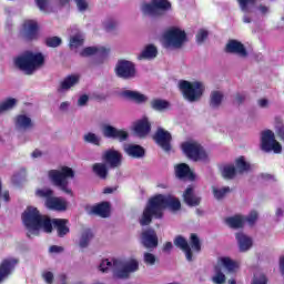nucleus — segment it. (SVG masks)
I'll list each match as a JSON object with an SVG mask.
<instances>
[{"label":"nucleus","instance_id":"20e7f679","mask_svg":"<svg viewBox=\"0 0 284 284\" xmlns=\"http://www.w3.org/2000/svg\"><path fill=\"white\" fill-rule=\"evenodd\" d=\"M14 65L26 74H34L39 68L45 65V57L41 52L24 51L14 59Z\"/></svg>","mask_w":284,"mask_h":284},{"label":"nucleus","instance_id":"2eb2a0df","mask_svg":"<svg viewBox=\"0 0 284 284\" xmlns=\"http://www.w3.org/2000/svg\"><path fill=\"white\" fill-rule=\"evenodd\" d=\"M102 132L105 139H113L120 143H123V141L130 138V133H128V131L123 129H116L110 124L104 125Z\"/></svg>","mask_w":284,"mask_h":284},{"label":"nucleus","instance_id":"473e14b6","mask_svg":"<svg viewBox=\"0 0 284 284\" xmlns=\"http://www.w3.org/2000/svg\"><path fill=\"white\" fill-rule=\"evenodd\" d=\"M150 106L155 112H165V110H170V101L163 99H153L150 102Z\"/></svg>","mask_w":284,"mask_h":284},{"label":"nucleus","instance_id":"412c9836","mask_svg":"<svg viewBox=\"0 0 284 284\" xmlns=\"http://www.w3.org/2000/svg\"><path fill=\"white\" fill-rule=\"evenodd\" d=\"M133 130L138 136L143 139L148 136L150 132H152V123H150L148 118H143L135 122Z\"/></svg>","mask_w":284,"mask_h":284},{"label":"nucleus","instance_id":"bf43d9fd","mask_svg":"<svg viewBox=\"0 0 284 284\" xmlns=\"http://www.w3.org/2000/svg\"><path fill=\"white\" fill-rule=\"evenodd\" d=\"M245 99H247V95H245L243 93H236L235 94V103L237 105H242V103H245Z\"/></svg>","mask_w":284,"mask_h":284},{"label":"nucleus","instance_id":"f704fd0d","mask_svg":"<svg viewBox=\"0 0 284 284\" xmlns=\"http://www.w3.org/2000/svg\"><path fill=\"white\" fill-rule=\"evenodd\" d=\"M94 239V233L92 232L91 229H84L82 231L81 237H80V243L79 246L82 248L88 247L90 245V241Z\"/></svg>","mask_w":284,"mask_h":284},{"label":"nucleus","instance_id":"4468645a","mask_svg":"<svg viewBox=\"0 0 284 284\" xmlns=\"http://www.w3.org/2000/svg\"><path fill=\"white\" fill-rule=\"evenodd\" d=\"M102 161L106 165H109V168L114 170L116 168H121V165L123 163V154H121V152H119L114 149H110L103 153Z\"/></svg>","mask_w":284,"mask_h":284},{"label":"nucleus","instance_id":"052dcab7","mask_svg":"<svg viewBox=\"0 0 284 284\" xmlns=\"http://www.w3.org/2000/svg\"><path fill=\"white\" fill-rule=\"evenodd\" d=\"M276 134L280 138V140L284 142V124L276 125Z\"/></svg>","mask_w":284,"mask_h":284},{"label":"nucleus","instance_id":"338daca9","mask_svg":"<svg viewBox=\"0 0 284 284\" xmlns=\"http://www.w3.org/2000/svg\"><path fill=\"white\" fill-rule=\"evenodd\" d=\"M267 103H268L267 99L258 100L260 108H267Z\"/></svg>","mask_w":284,"mask_h":284},{"label":"nucleus","instance_id":"b1692460","mask_svg":"<svg viewBox=\"0 0 284 284\" xmlns=\"http://www.w3.org/2000/svg\"><path fill=\"white\" fill-rule=\"evenodd\" d=\"M183 201L189 207H197L201 205V197L194 194V187L187 186L183 193Z\"/></svg>","mask_w":284,"mask_h":284},{"label":"nucleus","instance_id":"e433bc0d","mask_svg":"<svg viewBox=\"0 0 284 284\" xmlns=\"http://www.w3.org/2000/svg\"><path fill=\"white\" fill-rule=\"evenodd\" d=\"M92 170L99 179H108V166L104 163H95Z\"/></svg>","mask_w":284,"mask_h":284},{"label":"nucleus","instance_id":"f3484780","mask_svg":"<svg viewBox=\"0 0 284 284\" xmlns=\"http://www.w3.org/2000/svg\"><path fill=\"white\" fill-rule=\"evenodd\" d=\"M22 28L24 41H37L39 39V22L37 20H26Z\"/></svg>","mask_w":284,"mask_h":284},{"label":"nucleus","instance_id":"6ab92c4d","mask_svg":"<svg viewBox=\"0 0 284 284\" xmlns=\"http://www.w3.org/2000/svg\"><path fill=\"white\" fill-rule=\"evenodd\" d=\"M18 263L19 260L17 258H4L0 263V283H3V281L12 274V271L17 267Z\"/></svg>","mask_w":284,"mask_h":284},{"label":"nucleus","instance_id":"c756f323","mask_svg":"<svg viewBox=\"0 0 284 284\" xmlns=\"http://www.w3.org/2000/svg\"><path fill=\"white\" fill-rule=\"evenodd\" d=\"M53 225L60 239H63L65 234H70V227H68V220L65 219L53 220Z\"/></svg>","mask_w":284,"mask_h":284},{"label":"nucleus","instance_id":"4be33fe9","mask_svg":"<svg viewBox=\"0 0 284 284\" xmlns=\"http://www.w3.org/2000/svg\"><path fill=\"white\" fill-rule=\"evenodd\" d=\"M98 54L100 59H108V54H110V49H105V47H87L80 52V57H92Z\"/></svg>","mask_w":284,"mask_h":284},{"label":"nucleus","instance_id":"a878e982","mask_svg":"<svg viewBox=\"0 0 284 284\" xmlns=\"http://www.w3.org/2000/svg\"><path fill=\"white\" fill-rule=\"evenodd\" d=\"M92 214L101 216V219H108L110 216V202H101L91 209Z\"/></svg>","mask_w":284,"mask_h":284},{"label":"nucleus","instance_id":"f03ea898","mask_svg":"<svg viewBox=\"0 0 284 284\" xmlns=\"http://www.w3.org/2000/svg\"><path fill=\"white\" fill-rule=\"evenodd\" d=\"M22 223L29 231L27 236L30 239L32 234H38L39 230H43L47 234L52 233V220L45 215H41L39 209L28 206L22 213Z\"/></svg>","mask_w":284,"mask_h":284},{"label":"nucleus","instance_id":"6e6552de","mask_svg":"<svg viewBox=\"0 0 284 284\" xmlns=\"http://www.w3.org/2000/svg\"><path fill=\"white\" fill-rule=\"evenodd\" d=\"M170 10H172V2L170 0H151L142 4V12L150 17H163Z\"/></svg>","mask_w":284,"mask_h":284},{"label":"nucleus","instance_id":"a19ab883","mask_svg":"<svg viewBox=\"0 0 284 284\" xmlns=\"http://www.w3.org/2000/svg\"><path fill=\"white\" fill-rule=\"evenodd\" d=\"M257 1L258 0H237V3L242 12H250V8H253V6H256Z\"/></svg>","mask_w":284,"mask_h":284},{"label":"nucleus","instance_id":"cd10ccee","mask_svg":"<svg viewBox=\"0 0 284 284\" xmlns=\"http://www.w3.org/2000/svg\"><path fill=\"white\" fill-rule=\"evenodd\" d=\"M235 239L240 245V252H247L253 245L251 237L245 235L243 232L236 233Z\"/></svg>","mask_w":284,"mask_h":284},{"label":"nucleus","instance_id":"774afa93","mask_svg":"<svg viewBox=\"0 0 284 284\" xmlns=\"http://www.w3.org/2000/svg\"><path fill=\"white\" fill-rule=\"evenodd\" d=\"M42 153L39 149H36L33 152H32V158L33 159H39V156H41Z\"/></svg>","mask_w":284,"mask_h":284},{"label":"nucleus","instance_id":"c85d7f7f","mask_svg":"<svg viewBox=\"0 0 284 284\" xmlns=\"http://www.w3.org/2000/svg\"><path fill=\"white\" fill-rule=\"evenodd\" d=\"M122 97L129 99V101H134L135 103H145V101H148V97L143 93H139V91L125 90L122 92Z\"/></svg>","mask_w":284,"mask_h":284},{"label":"nucleus","instance_id":"393cba45","mask_svg":"<svg viewBox=\"0 0 284 284\" xmlns=\"http://www.w3.org/2000/svg\"><path fill=\"white\" fill-rule=\"evenodd\" d=\"M124 152L132 159H143L145 156V149L139 144H128Z\"/></svg>","mask_w":284,"mask_h":284},{"label":"nucleus","instance_id":"37998d69","mask_svg":"<svg viewBox=\"0 0 284 284\" xmlns=\"http://www.w3.org/2000/svg\"><path fill=\"white\" fill-rule=\"evenodd\" d=\"M84 43V40L81 36H73L70 38L69 47L71 50H77V48H81Z\"/></svg>","mask_w":284,"mask_h":284},{"label":"nucleus","instance_id":"a211bd4d","mask_svg":"<svg viewBox=\"0 0 284 284\" xmlns=\"http://www.w3.org/2000/svg\"><path fill=\"white\" fill-rule=\"evenodd\" d=\"M225 52L227 54H237V57H242L243 59H245L248 54L245 44L234 39L229 40V42L225 45Z\"/></svg>","mask_w":284,"mask_h":284},{"label":"nucleus","instance_id":"ea45409f","mask_svg":"<svg viewBox=\"0 0 284 284\" xmlns=\"http://www.w3.org/2000/svg\"><path fill=\"white\" fill-rule=\"evenodd\" d=\"M230 192H232L230 186H224L222 189L213 187V195L216 201H222V199H225L226 194H230Z\"/></svg>","mask_w":284,"mask_h":284},{"label":"nucleus","instance_id":"603ef678","mask_svg":"<svg viewBox=\"0 0 284 284\" xmlns=\"http://www.w3.org/2000/svg\"><path fill=\"white\" fill-rule=\"evenodd\" d=\"M144 263L146 265H154L156 263V256L152 253H144Z\"/></svg>","mask_w":284,"mask_h":284},{"label":"nucleus","instance_id":"0eeeda50","mask_svg":"<svg viewBox=\"0 0 284 284\" xmlns=\"http://www.w3.org/2000/svg\"><path fill=\"white\" fill-rule=\"evenodd\" d=\"M36 195L40 199H45L44 205L47 210H53L54 212H65L68 210V202L54 196L52 189H39L36 191Z\"/></svg>","mask_w":284,"mask_h":284},{"label":"nucleus","instance_id":"13d9d810","mask_svg":"<svg viewBox=\"0 0 284 284\" xmlns=\"http://www.w3.org/2000/svg\"><path fill=\"white\" fill-rule=\"evenodd\" d=\"M36 3L41 12H45L48 9V0H36Z\"/></svg>","mask_w":284,"mask_h":284},{"label":"nucleus","instance_id":"7ed1b4c3","mask_svg":"<svg viewBox=\"0 0 284 284\" xmlns=\"http://www.w3.org/2000/svg\"><path fill=\"white\" fill-rule=\"evenodd\" d=\"M100 272H113V278L125 280L130 278L131 272H136L139 270V262L136 260H131L125 263L121 260H113V263L110 260H103L99 265Z\"/></svg>","mask_w":284,"mask_h":284},{"label":"nucleus","instance_id":"4c0bfd02","mask_svg":"<svg viewBox=\"0 0 284 284\" xmlns=\"http://www.w3.org/2000/svg\"><path fill=\"white\" fill-rule=\"evenodd\" d=\"M221 103H223V94L221 93V91H213L210 98V106L220 108Z\"/></svg>","mask_w":284,"mask_h":284},{"label":"nucleus","instance_id":"1a4fd4ad","mask_svg":"<svg viewBox=\"0 0 284 284\" xmlns=\"http://www.w3.org/2000/svg\"><path fill=\"white\" fill-rule=\"evenodd\" d=\"M181 149L191 161H207V153L199 142H183Z\"/></svg>","mask_w":284,"mask_h":284},{"label":"nucleus","instance_id":"49530a36","mask_svg":"<svg viewBox=\"0 0 284 284\" xmlns=\"http://www.w3.org/2000/svg\"><path fill=\"white\" fill-rule=\"evenodd\" d=\"M17 105V99L9 98L4 102L0 103V113L6 112V110H12Z\"/></svg>","mask_w":284,"mask_h":284},{"label":"nucleus","instance_id":"aec40b11","mask_svg":"<svg viewBox=\"0 0 284 284\" xmlns=\"http://www.w3.org/2000/svg\"><path fill=\"white\" fill-rule=\"evenodd\" d=\"M175 247H179V250H182L185 254L186 261L189 263H192L194 261V253H192V247H190V243H187V240L183 237V235L175 236L173 241Z\"/></svg>","mask_w":284,"mask_h":284},{"label":"nucleus","instance_id":"f257e3e1","mask_svg":"<svg viewBox=\"0 0 284 284\" xmlns=\"http://www.w3.org/2000/svg\"><path fill=\"white\" fill-rule=\"evenodd\" d=\"M165 210L179 212L181 200L172 194H155L151 196L143 209L139 223L142 227L152 224V221H161L165 216Z\"/></svg>","mask_w":284,"mask_h":284},{"label":"nucleus","instance_id":"3c124183","mask_svg":"<svg viewBox=\"0 0 284 284\" xmlns=\"http://www.w3.org/2000/svg\"><path fill=\"white\" fill-rule=\"evenodd\" d=\"M74 2L80 12H85V10H88V8H90L88 0H74Z\"/></svg>","mask_w":284,"mask_h":284},{"label":"nucleus","instance_id":"bb28decb","mask_svg":"<svg viewBox=\"0 0 284 284\" xmlns=\"http://www.w3.org/2000/svg\"><path fill=\"white\" fill-rule=\"evenodd\" d=\"M16 128H18V130H32L34 123H32V119L28 115L20 114L16 118Z\"/></svg>","mask_w":284,"mask_h":284},{"label":"nucleus","instance_id":"ddd939ff","mask_svg":"<svg viewBox=\"0 0 284 284\" xmlns=\"http://www.w3.org/2000/svg\"><path fill=\"white\" fill-rule=\"evenodd\" d=\"M115 74L119 79H134L136 77V67L128 60H120L115 65Z\"/></svg>","mask_w":284,"mask_h":284},{"label":"nucleus","instance_id":"09e8293b","mask_svg":"<svg viewBox=\"0 0 284 284\" xmlns=\"http://www.w3.org/2000/svg\"><path fill=\"white\" fill-rule=\"evenodd\" d=\"M235 165L239 172H247L250 170V164L245 161V158L241 156L235 161Z\"/></svg>","mask_w":284,"mask_h":284},{"label":"nucleus","instance_id":"e2e57ef3","mask_svg":"<svg viewBox=\"0 0 284 284\" xmlns=\"http://www.w3.org/2000/svg\"><path fill=\"white\" fill-rule=\"evenodd\" d=\"M49 252H51L52 254H60V252H63V247L52 245V246H50Z\"/></svg>","mask_w":284,"mask_h":284},{"label":"nucleus","instance_id":"9b49d317","mask_svg":"<svg viewBox=\"0 0 284 284\" xmlns=\"http://www.w3.org/2000/svg\"><path fill=\"white\" fill-rule=\"evenodd\" d=\"M164 39L168 48H175V50H179L183 48V44L187 41V33L179 28H174L165 33Z\"/></svg>","mask_w":284,"mask_h":284},{"label":"nucleus","instance_id":"0e129e2a","mask_svg":"<svg viewBox=\"0 0 284 284\" xmlns=\"http://www.w3.org/2000/svg\"><path fill=\"white\" fill-rule=\"evenodd\" d=\"M172 247H173L172 242H166V243L163 245L162 251H163V252H172Z\"/></svg>","mask_w":284,"mask_h":284},{"label":"nucleus","instance_id":"58836bf2","mask_svg":"<svg viewBox=\"0 0 284 284\" xmlns=\"http://www.w3.org/2000/svg\"><path fill=\"white\" fill-rule=\"evenodd\" d=\"M223 179L232 181L236 176V168L234 165H225L222 170Z\"/></svg>","mask_w":284,"mask_h":284},{"label":"nucleus","instance_id":"c9c22d12","mask_svg":"<svg viewBox=\"0 0 284 284\" xmlns=\"http://www.w3.org/2000/svg\"><path fill=\"white\" fill-rule=\"evenodd\" d=\"M220 263L227 270V272H236V270H239V263L231 257H221Z\"/></svg>","mask_w":284,"mask_h":284},{"label":"nucleus","instance_id":"5fc2aeb1","mask_svg":"<svg viewBox=\"0 0 284 284\" xmlns=\"http://www.w3.org/2000/svg\"><path fill=\"white\" fill-rule=\"evenodd\" d=\"M251 284H267V276L265 274L255 275Z\"/></svg>","mask_w":284,"mask_h":284},{"label":"nucleus","instance_id":"a18cd8bd","mask_svg":"<svg viewBox=\"0 0 284 284\" xmlns=\"http://www.w3.org/2000/svg\"><path fill=\"white\" fill-rule=\"evenodd\" d=\"M190 243L192 250H194L197 253L201 252V239H199V235H196V233H192L190 235Z\"/></svg>","mask_w":284,"mask_h":284},{"label":"nucleus","instance_id":"8fccbe9b","mask_svg":"<svg viewBox=\"0 0 284 284\" xmlns=\"http://www.w3.org/2000/svg\"><path fill=\"white\" fill-rule=\"evenodd\" d=\"M258 220V213L256 211H252L246 217H244V222L246 221L250 225H254Z\"/></svg>","mask_w":284,"mask_h":284},{"label":"nucleus","instance_id":"2f4dec72","mask_svg":"<svg viewBox=\"0 0 284 284\" xmlns=\"http://www.w3.org/2000/svg\"><path fill=\"white\" fill-rule=\"evenodd\" d=\"M77 83H79V75H68L62 82H60L58 92H63V90H70V88H74Z\"/></svg>","mask_w":284,"mask_h":284},{"label":"nucleus","instance_id":"680f3d73","mask_svg":"<svg viewBox=\"0 0 284 284\" xmlns=\"http://www.w3.org/2000/svg\"><path fill=\"white\" fill-rule=\"evenodd\" d=\"M88 101H90V97L88 94H83L78 100V105L83 106L88 104Z\"/></svg>","mask_w":284,"mask_h":284},{"label":"nucleus","instance_id":"72a5a7b5","mask_svg":"<svg viewBox=\"0 0 284 284\" xmlns=\"http://www.w3.org/2000/svg\"><path fill=\"white\" fill-rule=\"evenodd\" d=\"M156 54H159V50H156V47H154V44H148L138 57V59L140 61L143 59H154L156 58Z\"/></svg>","mask_w":284,"mask_h":284},{"label":"nucleus","instance_id":"f8f14e48","mask_svg":"<svg viewBox=\"0 0 284 284\" xmlns=\"http://www.w3.org/2000/svg\"><path fill=\"white\" fill-rule=\"evenodd\" d=\"M153 141H155L156 145L164 152L172 151V133H170V131H166L163 128H158L153 134Z\"/></svg>","mask_w":284,"mask_h":284},{"label":"nucleus","instance_id":"39448f33","mask_svg":"<svg viewBox=\"0 0 284 284\" xmlns=\"http://www.w3.org/2000/svg\"><path fill=\"white\" fill-rule=\"evenodd\" d=\"M48 176L55 187H59L64 194L72 196V190L68 187L70 185L68 179H74V170L72 168L62 166L60 170H50Z\"/></svg>","mask_w":284,"mask_h":284},{"label":"nucleus","instance_id":"79ce46f5","mask_svg":"<svg viewBox=\"0 0 284 284\" xmlns=\"http://www.w3.org/2000/svg\"><path fill=\"white\" fill-rule=\"evenodd\" d=\"M44 43H45L47 48H59V45H61V43H63V40H61V38L54 36V37L45 38Z\"/></svg>","mask_w":284,"mask_h":284},{"label":"nucleus","instance_id":"5701e85b","mask_svg":"<svg viewBox=\"0 0 284 284\" xmlns=\"http://www.w3.org/2000/svg\"><path fill=\"white\" fill-rule=\"evenodd\" d=\"M175 176L178 179H189V181H194L196 179V175L186 163H180L175 166Z\"/></svg>","mask_w":284,"mask_h":284},{"label":"nucleus","instance_id":"9d476101","mask_svg":"<svg viewBox=\"0 0 284 284\" xmlns=\"http://www.w3.org/2000/svg\"><path fill=\"white\" fill-rule=\"evenodd\" d=\"M261 148L263 152H274V154H281L283 152V146L276 141V136L272 130L262 132Z\"/></svg>","mask_w":284,"mask_h":284},{"label":"nucleus","instance_id":"7c9ffc66","mask_svg":"<svg viewBox=\"0 0 284 284\" xmlns=\"http://www.w3.org/2000/svg\"><path fill=\"white\" fill-rule=\"evenodd\" d=\"M226 225L232 230H241L245 225V217L242 215H234L225 219Z\"/></svg>","mask_w":284,"mask_h":284},{"label":"nucleus","instance_id":"6e6d98bb","mask_svg":"<svg viewBox=\"0 0 284 284\" xmlns=\"http://www.w3.org/2000/svg\"><path fill=\"white\" fill-rule=\"evenodd\" d=\"M42 278L45 281L47 284L54 283V274L50 271H45L42 273Z\"/></svg>","mask_w":284,"mask_h":284},{"label":"nucleus","instance_id":"864d4df0","mask_svg":"<svg viewBox=\"0 0 284 284\" xmlns=\"http://www.w3.org/2000/svg\"><path fill=\"white\" fill-rule=\"evenodd\" d=\"M209 37V32L205 29H201L197 34H196V41L197 43H203V41H205V39H207Z\"/></svg>","mask_w":284,"mask_h":284},{"label":"nucleus","instance_id":"69168bd1","mask_svg":"<svg viewBox=\"0 0 284 284\" xmlns=\"http://www.w3.org/2000/svg\"><path fill=\"white\" fill-rule=\"evenodd\" d=\"M280 272L284 276V256L280 257Z\"/></svg>","mask_w":284,"mask_h":284},{"label":"nucleus","instance_id":"4d7b16f0","mask_svg":"<svg viewBox=\"0 0 284 284\" xmlns=\"http://www.w3.org/2000/svg\"><path fill=\"white\" fill-rule=\"evenodd\" d=\"M104 28H105L106 32H112V30H115V28H116V21L108 20L104 23Z\"/></svg>","mask_w":284,"mask_h":284},{"label":"nucleus","instance_id":"dca6fc26","mask_svg":"<svg viewBox=\"0 0 284 284\" xmlns=\"http://www.w3.org/2000/svg\"><path fill=\"white\" fill-rule=\"evenodd\" d=\"M141 244L145 250H156L159 247V236L154 229H148L141 233Z\"/></svg>","mask_w":284,"mask_h":284},{"label":"nucleus","instance_id":"de8ad7c7","mask_svg":"<svg viewBox=\"0 0 284 284\" xmlns=\"http://www.w3.org/2000/svg\"><path fill=\"white\" fill-rule=\"evenodd\" d=\"M226 277L225 274L221 271V267L216 266L215 267V276H213V283L215 284H223L225 283Z\"/></svg>","mask_w":284,"mask_h":284},{"label":"nucleus","instance_id":"c03bdc74","mask_svg":"<svg viewBox=\"0 0 284 284\" xmlns=\"http://www.w3.org/2000/svg\"><path fill=\"white\" fill-rule=\"evenodd\" d=\"M84 142L91 143V145H101V138H99L97 134L89 132L84 135Z\"/></svg>","mask_w":284,"mask_h":284},{"label":"nucleus","instance_id":"423d86ee","mask_svg":"<svg viewBox=\"0 0 284 284\" xmlns=\"http://www.w3.org/2000/svg\"><path fill=\"white\" fill-rule=\"evenodd\" d=\"M179 88L183 98L190 103L201 101V97H203V92H205V87L199 81L190 82L187 80H181Z\"/></svg>","mask_w":284,"mask_h":284}]
</instances>
